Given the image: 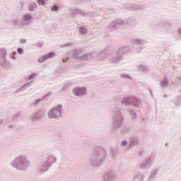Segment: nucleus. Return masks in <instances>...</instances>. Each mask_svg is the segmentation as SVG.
I'll return each instance as SVG.
<instances>
[{
  "instance_id": "nucleus-1",
  "label": "nucleus",
  "mask_w": 181,
  "mask_h": 181,
  "mask_svg": "<svg viewBox=\"0 0 181 181\" xmlns=\"http://www.w3.org/2000/svg\"><path fill=\"white\" fill-rule=\"evenodd\" d=\"M107 151L101 147L93 149L90 158L89 163L92 168H100L105 162Z\"/></svg>"
},
{
  "instance_id": "nucleus-2",
  "label": "nucleus",
  "mask_w": 181,
  "mask_h": 181,
  "mask_svg": "<svg viewBox=\"0 0 181 181\" xmlns=\"http://www.w3.org/2000/svg\"><path fill=\"white\" fill-rule=\"evenodd\" d=\"M134 50L135 48L131 45L120 46L110 58L109 63L110 64H118L119 62H122L123 56L134 53Z\"/></svg>"
},
{
  "instance_id": "nucleus-3",
  "label": "nucleus",
  "mask_w": 181,
  "mask_h": 181,
  "mask_svg": "<svg viewBox=\"0 0 181 181\" xmlns=\"http://www.w3.org/2000/svg\"><path fill=\"white\" fill-rule=\"evenodd\" d=\"M124 108L116 107L112 110V131L117 132L124 125Z\"/></svg>"
},
{
  "instance_id": "nucleus-4",
  "label": "nucleus",
  "mask_w": 181,
  "mask_h": 181,
  "mask_svg": "<svg viewBox=\"0 0 181 181\" xmlns=\"http://www.w3.org/2000/svg\"><path fill=\"white\" fill-rule=\"evenodd\" d=\"M11 165L16 169L21 172H26L30 166V160L28 159L26 155H19L16 157L11 163Z\"/></svg>"
},
{
  "instance_id": "nucleus-5",
  "label": "nucleus",
  "mask_w": 181,
  "mask_h": 181,
  "mask_svg": "<svg viewBox=\"0 0 181 181\" xmlns=\"http://www.w3.org/2000/svg\"><path fill=\"white\" fill-rule=\"evenodd\" d=\"M57 163V158L53 155H48L43 157L41 163L38 165L37 170L38 175H44L48 172L52 165Z\"/></svg>"
},
{
  "instance_id": "nucleus-6",
  "label": "nucleus",
  "mask_w": 181,
  "mask_h": 181,
  "mask_svg": "<svg viewBox=\"0 0 181 181\" xmlns=\"http://www.w3.org/2000/svg\"><path fill=\"white\" fill-rule=\"evenodd\" d=\"M64 114V110L62 105H57L51 108L47 112V117L49 119H58L62 118Z\"/></svg>"
},
{
  "instance_id": "nucleus-7",
  "label": "nucleus",
  "mask_w": 181,
  "mask_h": 181,
  "mask_svg": "<svg viewBox=\"0 0 181 181\" xmlns=\"http://www.w3.org/2000/svg\"><path fill=\"white\" fill-rule=\"evenodd\" d=\"M124 25L134 26V25H136V20L132 18H129L126 21H123L121 19L115 20L110 25H109V29H110V30H115Z\"/></svg>"
},
{
  "instance_id": "nucleus-8",
  "label": "nucleus",
  "mask_w": 181,
  "mask_h": 181,
  "mask_svg": "<svg viewBox=\"0 0 181 181\" xmlns=\"http://www.w3.org/2000/svg\"><path fill=\"white\" fill-rule=\"evenodd\" d=\"M153 160H155V155L151 154L140 163L139 168L141 169V170L149 169L152 166Z\"/></svg>"
},
{
  "instance_id": "nucleus-9",
  "label": "nucleus",
  "mask_w": 181,
  "mask_h": 181,
  "mask_svg": "<svg viewBox=\"0 0 181 181\" xmlns=\"http://www.w3.org/2000/svg\"><path fill=\"white\" fill-rule=\"evenodd\" d=\"M72 93L76 97H86L87 95V88L86 86H76L73 88Z\"/></svg>"
},
{
  "instance_id": "nucleus-10",
  "label": "nucleus",
  "mask_w": 181,
  "mask_h": 181,
  "mask_svg": "<svg viewBox=\"0 0 181 181\" xmlns=\"http://www.w3.org/2000/svg\"><path fill=\"white\" fill-rule=\"evenodd\" d=\"M117 179V170L115 169L109 170L103 176V181H115Z\"/></svg>"
},
{
  "instance_id": "nucleus-11",
  "label": "nucleus",
  "mask_w": 181,
  "mask_h": 181,
  "mask_svg": "<svg viewBox=\"0 0 181 181\" xmlns=\"http://www.w3.org/2000/svg\"><path fill=\"white\" fill-rule=\"evenodd\" d=\"M132 45H139L140 46L137 48V52H141V50H144L145 49V45L148 43V41L146 40H144L142 38H134L131 40Z\"/></svg>"
},
{
  "instance_id": "nucleus-12",
  "label": "nucleus",
  "mask_w": 181,
  "mask_h": 181,
  "mask_svg": "<svg viewBox=\"0 0 181 181\" xmlns=\"http://www.w3.org/2000/svg\"><path fill=\"white\" fill-rule=\"evenodd\" d=\"M45 112L46 110L45 109L38 110L35 113L30 116V121H32V122H36L37 121L42 119V117H45Z\"/></svg>"
},
{
  "instance_id": "nucleus-13",
  "label": "nucleus",
  "mask_w": 181,
  "mask_h": 181,
  "mask_svg": "<svg viewBox=\"0 0 181 181\" xmlns=\"http://www.w3.org/2000/svg\"><path fill=\"white\" fill-rule=\"evenodd\" d=\"M127 9H131V11H144V9H146V4H130L127 6Z\"/></svg>"
},
{
  "instance_id": "nucleus-14",
  "label": "nucleus",
  "mask_w": 181,
  "mask_h": 181,
  "mask_svg": "<svg viewBox=\"0 0 181 181\" xmlns=\"http://www.w3.org/2000/svg\"><path fill=\"white\" fill-rule=\"evenodd\" d=\"M0 66L5 70H8L12 67V64L6 57L0 59Z\"/></svg>"
},
{
  "instance_id": "nucleus-15",
  "label": "nucleus",
  "mask_w": 181,
  "mask_h": 181,
  "mask_svg": "<svg viewBox=\"0 0 181 181\" xmlns=\"http://www.w3.org/2000/svg\"><path fill=\"white\" fill-rule=\"evenodd\" d=\"M68 11L70 12V13H71V15H73V16H77V15H81V16H86V13L77 8L69 7Z\"/></svg>"
},
{
  "instance_id": "nucleus-16",
  "label": "nucleus",
  "mask_w": 181,
  "mask_h": 181,
  "mask_svg": "<svg viewBox=\"0 0 181 181\" xmlns=\"http://www.w3.org/2000/svg\"><path fill=\"white\" fill-rule=\"evenodd\" d=\"M139 146V139L137 137H132L129 139V145L127 149H132V148H136V146Z\"/></svg>"
},
{
  "instance_id": "nucleus-17",
  "label": "nucleus",
  "mask_w": 181,
  "mask_h": 181,
  "mask_svg": "<svg viewBox=\"0 0 181 181\" xmlns=\"http://www.w3.org/2000/svg\"><path fill=\"white\" fill-rule=\"evenodd\" d=\"M72 56L76 60L79 62L81 61V58L83 57V50L81 49H74L72 51Z\"/></svg>"
},
{
  "instance_id": "nucleus-18",
  "label": "nucleus",
  "mask_w": 181,
  "mask_h": 181,
  "mask_svg": "<svg viewBox=\"0 0 181 181\" xmlns=\"http://www.w3.org/2000/svg\"><path fill=\"white\" fill-rule=\"evenodd\" d=\"M130 105L134 108H138L141 105V100L135 96H132V101Z\"/></svg>"
},
{
  "instance_id": "nucleus-19",
  "label": "nucleus",
  "mask_w": 181,
  "mask_h": 181,
  "mask_svg": "<svg viewBox=\"0 0 181 181\" xmlns=\"http://www.w3.org/2000/svg\"><path fill=\"white\" fill-rule=\"evenodd\" d=\"M32 82H28L27 83H24L21 85L18 90L16 91V93H21L22 91H25V90H28L30 87H32Z\"/></svg>"
},
{
  "instance_id": "nucleus-20",
  "label": "nucleus",
  "mask_w": 181,
  "mask_h": 181,
  "mask_svg": "<svg viewBox=\"0 0 181 181\" xmlns=\"http://www.w3.org/2000/svg\"><path fill=\"white\" fill-rule=\"evenodd\" d=\"M107 57H108L107 56V54L104 52V50L98 52L96 54V59L100 62H103V60H105V59H107Z\"/></svg>"
},
{
  "instance_id": "nucleus-21",
  "label": "nucleus",
  "mask_w": 181,
  "mask_h": 181,
  "mask_svg": "<svg viewBox=\"0 0 181 181\" xmlns=\"http://www.w3.org/2000/svg\"><path fill=\"white\" fill-rule=\"evenodd\" d=\"M170 26H172V24L169 22H160L158 23L157 25V28L158 29H165L168 28H170Z\"/></svg>"
},
{
  "instance_id": "nucleus-22",
  "label": "nucleus",
  "mask_w": 181,
  "mask_h": 181,
  "mask_svg": "<svg viewBox=\"0 0 181 181\" xmlns=\"http://www.w3.org/2000/svg\"><path fill=\"white\" fill-rule=\"evenodd\" d=\"M158 172H159V169H156V170H152L150 173V175L148 177V180L149 181L155 180V179H156V176L158 175Z\"/></svg>"
},
{
  "instance_id": "nucleus-23",
  "label": "nucleus",
  "mask_w": 181,
  "mask_h": 181,
  "mask_svg": "<svg viewBox=\"0 0 181 181\" xmlns=\"http://www.w3.org/2000/svg\"><path fill=\"white\" fill-rule=\"evenodd\" d=\"M90 60H93V54L91 53L83 54L82 58L81 59V62H88Z\"/></svg>"
},
{
  "instance_id": "nucleus-24",
  "label": "nucleus",
  "mask_w": 181,
  "mask_h": 181,
  "mask_svg": "<svg viewBox=\"0 0 181 181\" xmlns=\"http://www.w3.org/2000/svg\"><path fill=\"white\" fill-rule=\"evenodd\" d=\"M142 180H144V174L141 173H136L132 177V181H142Z\"/></svg>"
},
{
  "instance_id": "nucleus-25",
  "label": "nucleus",
  "mask_w": 181,
  "mask_h": 181,
  "mask_svg": "<svg viewBox=\"0 0 181 181\" xmlns=\"http://www.w3.org/2000/svg\"><path fill=\"white\" fill-rule=\"evenodd\" d=\"M104 52L108 57L110 54L114 52V46H108L105 49H103Z\"/></svg>"
},
{
  "instance_id": "nucleus-26",
  "label": "nucleus",
  "mask_w": 181,
  "mask_h": 181,
  "mask_svg": "<svg viewBox=\"0 0 181 181\" xmlns=\"http://www.w3.org/2000/svg\"><path fill=\"white\" fill-rule=\"evenodd\" d=\"M132 96H127L122 99V104H124V105H131Z\"/></svg>"
},
{
  "instance_id": "nucleus-27",
  "label": "nucleus",
  "mask_w": 181,
  "mask_h": 181,
  "mask_svg": "<svg viewBox=\"0 0 181 181\" xmlns=\"http://www.w3.org/2000/svg\"><path fill=\"white\" fill-rule=\"evenodd\" d=\"M161 88H166L169 82L168 81V77L165 76L164 78L160 82Z\"/></svg>"
},
{
  "instance_id": "nucleus-28",
  "label": "nucleus",
  "mask_w": 181,
  "mask_h": 181,
  "mask_svg": "<svg viewBox=\"0 0 181 181\" xmlns=\"http://www.w3.org/2000/svg\"><path fill=\"white\" fill-rule=\"evenodd\" d=\"M8 54V51L5 48H0V59H5Z\"/></svg>"
},
{
  "instance_id": "nucleus-29",
  "label": "nucleus",
  "mask_w": 181,
  "mask_h": 181,
  "mask_svg": "<svg viewBox=\"0 0 181 181\" xmlns=\"http://www.w3.org/2000/svg\"><path fill=\"white\" fill-rule=\"evenodd\" d=\"M42 101V99H37L35 101L32 102L30 103V108H36L39 104H40V102Z\"/></svg>"
},
{
  "instance_id": "nucleus-30",
  "label": "nucleus",
  "mask_w": 181,
  "mask_h": 181,
  "mask_svg": "<svg viewBox=\"0 0 181 181\" xmlns=\"http://www.w3.org/2000/svg\"><path fill=\"white\" fill-rule=\"evenodd\" d=\"M73 86V83L68 81L65 83L62 88V91H67V90L69 88V87H71Z\"/></svg>"
},
{
  "instance_id": "nucleus-31",
  "label": "nucleus",
  "mask_w": 181,
  "mask_h": 181,
  "mask_svg": "<svg viewBox=\"0 0 181 181\" xmlns=\"http://www.w3.org/2000/svg\"><path fill=\"white\" fill-rule=\"evenodd\" d=\"M37 8V4H36V3L33 2V3H30L28 5V11H30V12H33V11H35V9H36Z\"/></svg>"
},
{
  "instance_id": "nucleus-32",
  "label": "nucleus",
  "mask_w": 181,
  "mask_h": 181,
  "mask_svg": "<svg viewBox=\"0 0 181 181\" xmlns=\"http://www.w3.org/2000/svg\"><path fill=\"white\" fill-rule=\"evenodd\" d=\"M64 73H66V69H64V68H59L56 71L55 74L56 76H61V74H64Z\"/></svg>"
},
{
  "instance_id": "nucleus-33",
  "label": "nucleus",
  "mask_w": 181,
  "mask_h": 181,
  "mask_svg": "<svg viewBox=\"0 0 181 181\" xmlns=\"http://www.w3.org/2000/svg\"><path fill=\"white\" fill-rule=\"evenodd\" d=\"M129 116L132 117V119H136V113L131 110H127Z\"/></svg>"
},
{
  "instance_id": "nucleus-34",
  "label": "nucleus",
  "mask_w": 181,
  "mask_h": 181,
  "mask_svg": "<svg viewBox=\"0 0 181 181\" xmlns=\"http://www.w3.org/2000/svg\"><path fill=\"white\" fill-rule=\"evenodd\" d=\"M60 9V7L59 6L54 4V6H51L50 11L51 12H58V11Z\"/></svg>"
},
{
  "instance_id": "nucleus-35",
  "label": "nucleus",
  "mask_w": 181,
  "mask_h": 181,
  "mask_svg": "<svg viewBox=\"0 0 181 181\" xmlns=\"http://www.w3.org/2000/svg\"><path fill=\"white\" fill-rule=\"evenodd\" d=\"M52 95H53V93L52 92H48L47 93H46L41 100H47V98H50V97H52Z\"/></svg>"
},
{
  "instance_id": "nucleus-36",
  "label": "nucleus",
  "mask_w": 181,
  "mask_h": 181,
  "mask_svg": "<svg viewBox=\"0 0 181 181\" xmlns=\"http://www.w3.org/2000/svg\"><path fill=\"white\" fill-rule=\"evenodd\" d=\"M23 19L24 22H28V21H30L32 19V15L30 14H25L23 17Z\"/></svg>"
},
{
  "instance_id": "nucleus-37",
  "label": "nucleus",
  "mask_w": 181,
  "mask_h": 181,
  "mask_svg": "<svg viewBox=\"0 0 181 181\" xmlns=\"http://www.w3.org/2000/svg\"><path fill=\"white\" fill-rule=\"evenodd\" d=\"M79 33H81V35H87V29L84 27L79 28Z\"/></svg>"
},
{
  "instance_id": "nucleus-38",
  "label": "nucleus",
  "mask_w": 181,
  "mask_h": 181,
  "mask_svg": "<svg viewBox=\"0 0 181 181\" xmlns=\"http://www.w3.org/2000/svg\"><path fill=\"white\" fill-rule=\"evenodd\" d=\"M47 60V59H52V57H54V56H56V54H54V52H49L48 54L45 55Z\"/></svg>"
},
{
  "instance_id": "nucleus-39",
  "label": "nucleus",
  "mask_w": 181,
  "mask_h": 181,
  "mask_svg": "<svg viewBox=\"0 0 181 181\" xmlns=\"http://www.w3.org/2000/svg\"><path fill=\"white\" fill-rule=\"evenodd\" d=\"M120 77L122 78H127L128 80H132V77H131V76H129V74H121Z\"/></svg>"
},
{
  "instance_id": "nucleus-40",
  "label": "nucleus",
  "mask_w": 181,
  "mask_h": 181,
  "mask_svg": "<svg viewBox=\"0 0 181 181\" xmlns=\"http://www.w3.org/2000/svg\"><path fill=\"white\" fill-rule=\"evenodd\" d=\"M176 107H179L181 105V95H179L177 100L175 103Z\"/></svg>"
},
{
  "instance_id": "nucleus-41",
  "label": "nucleus",
  "mask_w": 181,
  "mask_h": 181,
  "mask_svg": "<svg viewBox=\"0 0 181 181\" xmlns=\"http://www.w3.org/2000/svg\"><path fill=\"white\" fill-rule=\"evenodd\" d=\"M47 58L45 55H43L42 57H40L37 60L38 63H43L44 62H46Z\"/></svg>"
},
{
  "instance_id": "nucleus-42",
  "label": "nucleus",
  "mask_w": 181,
  "mask_h": 181,
  "mask_svg": "<svg viewBox=\"0 0 181 181\" xmlns=\"http://www.w3.org/2000/svg\"><path fill=\"white\" fill-rule=\"evenodd\" d=\"M138 69L140 71H146V66H144V65H139L138 66Z\"/></svg>"
},
{
  "instance_id": "nucleus-43",
  "label": "nucleus",
  "mask_w": 181,
  "mask_h": 181,
  "mask_svg": "<svg viewBox=\"0 0 181 181\" xmlns=\"http://www.w3.org/2000/svg\"><path fill=\"white\" fill-rule=\"evenodd\" d=\"M37 4H38L41 6H43L45 5L46 1H45V0H37Z\"/></svg>"
},
{
  "instance_id": "nucleus-44",
  "label": "nucleus",
  "mask_w": 181,
  "mask_h": 181,
  "mask_svg": "<svg viewBox=\"0 0 181 181\" xmlns=\"http://www.w3.org/2000/svg\"><path fill=\"white\" fill-rule=\"evenodd\" d=\"M15 56H16V52H13L10 55V59H11L12 60H16V57Z\"/></svg>"
},
{
  "instance_id": "nucleus-45",
  "label": "nucleus",
  "mask_w": 181,
  "mask_h": 181,
  "mask_svg": "<svg viewBox=\"0 0 181 181\" xmlns=\"http://www.w3.org/2000/svg\"><path fill=\"white\" fill-rule=\"evenodd\" d=\"M121 146H123V148H125V146H128V141H127V140H123L121 142Z\"/></svg>"
},
{
  "instance_id": "nucleus-46",
  "label": "nucleus",
  "mask_w": 181,
  "mask_h": 181,
  "mask_svg": "<svg viewBox=\"0 0 181 181\" xmlns=\"http://www.w3.org/2000/svg\"><path fill=\"white\" fill-rule=\"evenodd\" d=\"M34 46H35V47H42L43 46V42H37L34 45Z\"/></svg>"
},
{
  "instance_id": "nucleus-47",
  "label": "nucleus",
  "mask_w": 181,
  "mask_h": 181,
  "mask_svg": "<svg viewBox=\"0 0 181 181\" xmlns=\"http://www.w3.org/2000/svg\"><path fill=\"white\" fill-rule=\"evenodd\" d=\"M23 52H24V50L21 47H19L17 49V53L18 54H23Z\"/></svg>"
},
{
  "instance_id": "nucleus-48",
  "label": "nucleus",
  "mask_w": 181,
  "mask_h": 181,
  "mask_svg": "<svg viewBox=\"0 0 181 181\" xmlns=\"http://www.w3.org/2000/svg\"><path fill=\"white\" fill-rule=\"evenodd\" d=\"M35 77H36V74H33L31 75H29L28 76V80H33V78H35Z\"/></svg>"
},
{
  "instance_id": "nucleus-49",
  "label": "nucleus",
  "mask_w": 181,
  "mask_h": 181,
  "mask_svg": "<svg viewBox=\"0 0 181 181\" xmlns=\"http://www.w3.org/2000/svg\"><path fill=\"white\" fill-rule=\"evenodd\" d=\"M18 117H21V112H17L13 115V118L15 119L18 118Z\"/></svg>"
},
{
  "instance_id": "nucleus-50",
  "label": "nucleus",
  "mask_w": 181,
  "mask_h": 181,
  "mask_svg": "<svg viewBox=\"0 0 181 181\" xmlns=\"http://www.w3.org/2000/svg\"><path fill=\"white\" fill-rule=\"evenodd\" d=\"M8 128H10V129H15V128H16V126L15 124H9Z\"/></svg>"
},
{
  "instance_id": "nucleus-51",
  "label": "nucleus",
  "mask_w": 181,
  "mask_h": 181,
  "mask_svg": "<svg viewBox=\"0 0 181 181\" xmlns=\"http://www.w3.org/2000/svg\"><path fill=\"white\" fill-rule=\"evenodd\" d=\"M20 43H21V45H25V43H26V39H21Z\"/></svg>"
},
{
  "instance_id": "nucleus-52",
  "label": "nucleus",
  "mask_w": 181,
  "mask_h": 181,
  "mask_svg": "<svg viewBox=\"0 0 181 181\" xmlns=\"http://www.w3.org/2000/svg\"><path fill=\"white\" fill-rule=\"evenodd\" d=\"M76 4H81V2H84V0H74Z\"/></svg>"
},
{
  "instance_id": "nucleus-53",
  "label": "nucleus",
  "mask_w": 181,
  "mask_h": 181,
  "mask_svg": "<svg viewBox=\"0 0 181 181\" xmlns=\"http://www.w3.org/2000/svg\"><path fill=\"white\" fill-rule=\"evenodd\" d=\"M67 59H69V56H67L66 59H62L63 63H66V62H67Z\"/></svg>"
},
{
  "instance_id": "nucleus-54",
  "label": "nucleus",
  "mask_w": 181,
  "mask_h": 181,
  "mask_svg": "<svg viewBox=\"0 0 181 181\" xmlns=\"http://www.w3.org/2000/svg\"><path fill=\"white\" fill-rule=\"evenodd\" d=\"M4 119H0V125H2V124H4Z\"/></svg>"
},
{
  "instance_id": "nucleus-55",
  "label": "nucleus",
  "mask_w": 181,
  "mask_h": 181,
  "mask_svg": "<svg viewBox=\"0 0 181 181\" xmlns=\"http://www.w3.org/2000/svg\"><path fill=\"white\" fill-rule=\"evenodd\" d=\"M64 46H71V42H68L65 44Z\"/></svg>"
},
{
  "instance_id": "nucleus-56",
  "label": "nucleus",
  "mask_w": 181,
  "mask_h": 181,
  "mask_svg": "<svg viewBox=\"0 0 181 181\" xmlns=\"http://www.w3.org/2000/svg\"><path fill=\"white\" fill-rule=\"evenodd\" d=\"M178 34L181 36V28L178 29Z\"/></svg>"
},
{
  "instance_id": "nucleus-57",
  "label": "nucleus",
  "mask_w": 181,
  "mask_h": 181,
  "mask_svg": "<svg viewBox=\"0 0 181 181\" xmlns=\"http://www.w3.org/2000/svg\"><path fill=\"white\" fill-rule=\"evenodd\" d=\"M167 97H168V95H163V98H166Z\"/></svg>"
},
{
  "instance_id": "nucleus-58",
  "label": "nucleus",
  "mask_w": 181,
  "mask_h": 181,
  "mask_svg": "<svg viewBox=\"0 0 181 181\" xmlns=\"http://www.w3.org/2000/svg\"><path fill=\"white\" fill-rule=\"evenodd\" d=\"M139 155H140V156L142 155V152H140V153H139Z\"/></svg>"
}]
</instances>
